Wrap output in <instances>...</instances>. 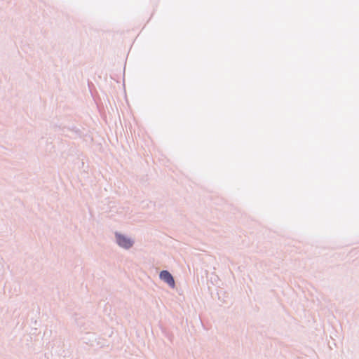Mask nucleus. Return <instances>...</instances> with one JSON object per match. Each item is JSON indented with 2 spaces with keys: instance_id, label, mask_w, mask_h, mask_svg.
Here are the masks:
<instances>
[{
  "instance_id": "obj_1",
  "label": "nucleus",
  "mask_w": 359,
  "mask_h": 359,
  "mask_svg": "<svg viewBox=\"0 0 359 359\" xmlns=\"http://www.w3.org/2000/svg\"><path fill=\"white\" fill-rule=\"evenodd\" d=\"M160 278L166 283H168L170 287H175L174 278L168 271H162L160 273Z\"/></svg>"
},
{
  "instance_id": "obj_2",
  "label": "nucleus",
  "mask_w": 359,
  "mask_h": 359,
  "mask_svg": "<svg viewBox=\"0 0 359 359\" xmlns=\"http://www.w3.org/2000/svg\"><path fill=\"white\" fill-rule=\"evenodd\" d=\"M116 239L118 244L125 248H130L133 243L130 239L120 234H116Z\"/></svg>"
}]
</instances>
